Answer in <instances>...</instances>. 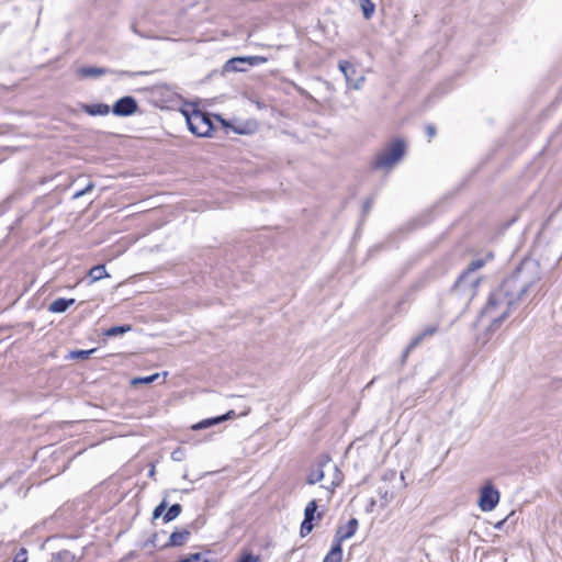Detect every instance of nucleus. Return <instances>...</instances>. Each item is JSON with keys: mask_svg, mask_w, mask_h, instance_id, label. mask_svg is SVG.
I'll list each match as a JSON object with an SVG mask.
<instances>
[{"mask_svg": "<svg viewBox=\"0 0 562 562\" xmlns=\"http://www.w3.org/2000/svg\"><path fill=\"white\" fill-rule=\"evenodd\" d=\"M539 281L540 269L537 261L522 260L490 294L481 317L487 318L491 322L490 328L495 330L509 316L512 308L536 295Z\"/></svg>", "mask_w": 562, "mask_h": 562, "instance_id": "1", "label": "nucleus"}, {"mask_svg": "<svg viewBox=\"0 0 562 562\" xmlns=\"http://www.w3.org/2000/svg\"><path fill=\"white\" fill-rule=\"evenodd\" d=\"M485 262L486 259L483 258L472 260L456 280L451 293L463 295L467 300H471L475 295L476 288L480 283V277L476 272L484 267Z\"/></svg>", "mask_w": 562, "mask_h": 562, "instance_id": "2", "label": "nucleus"}, {"mask_svg": "<svg viewBox=\"0 0 562 562\" xmlns=\"http://www.w3.org/2000/svg\"><path fill=\"white\" fill-rule=\"evenodd\" d=\"M405 151V144L402 139H395L384 148L373 161L374 169H386L393 167L402 159Z\"/></svg>", "mask_w": 562, "mask_h": 562, "instance_id": "3", "label": "nucleus"}, {"mask_svg": "<svg viewBox=\"0 0 562 562\" xmlns=\"http://www.w3.org/2000/svg\"><path fill=\"white\" fill-rule=\"evenodd\" d=\"M189 131L199 137L211 136L214 125L210 115L200 110H193L190 114L184 112Z\"/></svg>", "mask_w": 562, "mask_h": 562, "instance_id": "4", "label": "nucleus"}, {"mask_svg": "<svg viewBox=\"0 0 562 562\" xmlns=\"http://www.w3.org/2000/svg\"><path fill=\"white\" fill-rule=\"evenodd\" d=\"M267 58L262 56H238L228 59L224 66V72H234V71H246L249 67L258 66L267 63Z\"/></svg>", "mask_w": 562, "mask_h": 562, "instance_id": "5", "label": "nucleus"}, {"mask_svg": "<svg viewBox=\"0 0 562 562\" xmlns=\"http://www.w3.org/2000/svg\"><path fill=\"white\" fill-rule=\"evenodd\" d=\"M338 68L342 72L346 83L349 88L355 90L361 89L366 78L362 75L357 76V69L351 63L347 60H340L338 63Z\"/></svg>", "mask_w": 562, "mask_h": 562, "instance_id": "6", "label": "nucleus"}, {"mask_svg": "<svg viewBox=\"0 0 562 562\" xmlns=\"http://www.w3.org/2000/svg\"><path fill=\"white\" fill-rule=\"evenodd\" d=\"M317 507H318L317 502L315 499H312L311 502L307 503V505L304 509V519L300 527V533L302 537H305L310 532H312V530L314 528V524H313L314 520L322 519L323 515L321 513L316 514Z\"/></svg>", "mask_w": 562, "mask_h": 562, "instance_id": "7", "label": "nucleus"}, {"mask_svg": "<svg viewBox=\"0 0 562 562\" xmlns=\"http://www.w3.org/2000/svg\"><path fill=\"white\" fill-rule=\"evenodd\" d=\"M138 109L135 98L125 95L120 98L112 106L111 111L116 116H130Z\"/></svg>", "mask_w": 562, "mask_h": 562, "instance_id": "8", "label": "nucleus"}, {"mask_svg": "<svg viewBox=\"0 0 562 562\" xmlns=\"http://www.w3.org/2000/svg\"><path fill=\"white\" fill-rule=\"evenodd\" d=\"M499 501V493L492 485H485L481 490L479 506L483 512L493 510Z\"/></svg>", "mask_w": 562, "mask_h": 562, "instance_id": "9", "label": "nucleus"}, {"mask_svg": "<svg viewBox=\"0 0 562 562\" xmlns=\"http://www.w3.org/2000/svg\"><path fill=\"white\" fill-rule=\"evenodd\" d=\"M359 527V521L357 518H351L345 526H339L335 533V543H339L341 546L342 541L351 538L357 532Z\"/></svg>", "mask_w": 562, "mask_h": 562, "instance_id": "10", "label": "nucleus"}, {"mask_svg": "<svg viewBox=\"0 0 562 562\" xmlns=\"http://www.w3.org/2000/svg\"><path fill=\"white\" fill-rule=\"evenodd\" d=\"M113 72L114 70L103 67H80L77 71L81 78L100 77Z\"/></svg>", "mask_w": 562, "mask_h": 562, "instance_id": "11", "label": "nucleus"}, {"mask_svg": "<svg viewBox=\"0 0 562 562\" xmlns=\"http://www.w3.org/2000/svg\"><path fill=\"white\" fill-rule=\"evenodd\" d=\"M190 535L191 532L187 529L173 531L169 537V541L164 547H181L187 542Z\"/></svg>", "mask_w": 562, "mask_h": 562, "instance_id": "12", "label": "nucleus"}, {"mask_svg": "<svg viewBox=\"0 0 562 562\" xmlns=\"http://www.w3.org/2000/svg\"><path fill=\"white\" fill-rule=\"evenodd\" d=\"M75 302V299L58 297L49 305L48 311L52 313H64L72 306Z\"/></svg>", "mask_w": 562, "mask_h": 562, "instance_id": "13", "label": "nucleus"}, {"mask_svg": "<svg viewBox=\"0 0 562 562\" xmlns=\"http://www.w3.org/2000/svg\"><path fill=\"white\" fill-rule=\"evenodd\" d=\"M82 110L87 114H89L91 116H95V115H106V114H109L111 109L108 104L94 103V104H83Z\"/></svg>", "mask_w": 562, "mask_h": 562, "instance_id": "14", "label": "nucleus"}, {"mask_svg": "<svg viewBox=\"0 0 562 562\" xmlns=\"http://www.w3.org/2000/svg\"><path fill=\"white\" fill-rule=\"evenodd\" d=\"M342 560V548L339 543L333 542L331 549L324 558L323 562H341Z\"/></svg>", "mask_w": 562, "mask_h": 562, "instance_id": "15", "label": "nucleus"}, {"mask_svg": "<svg viewBox=\"0 0 562 562\" xmlns=\"http://www.w3.org/2000/svg\"><path fill=\"white\" fill-rule=\"evenodd\" d=\"M89 278L91 279V282H97L103 278L110 277L106 272L104 265H97L92 267L88 272Z\"/></svg>", "mask_w": 562, "mask_h": 562, "instance_id": "16", "label": "nucleus"}, {"mask_svg": "<svg viewBox=\"0 0 562 562\" xmlns=\"http://www.w3.org/2000/svg\"><path fill=\"white\" fill-rule=\"evenodd\" d=\"M182 512V506L180 504L171 505L167 512L164 514L162 519L165 522H170L175 520Z\"/></svg>", "mask_w": 562, "mask_h": 562, "instance_id": "17", "label": "nucleus"}, {"mask_svg": "<svg viewBox=\"0 0 562 562\" xmlns=\"http://www.w3.org/2000/svg\"><path fill=\"white\" fill-rule=\"evenodd\" d=\"M75 555L68 550H61L52 554L49 562H74Z\"/></svg>", "mask_w": 562, "mask_h": 562, "instance_id": "18", "label": "nucleus"}, {"mask_svg": "<svg viewBox=\"0 0 562 562\" xmlns=\"http://www.w3.org/2000/svg\"><path fill=\"white\" fill-rule=\"evenodd\" d=\"M359 4L364 19H371L375 11V4L371 0H359Z\"/></svg>", "mask_w": 562, "mask_h": 562, "instance_id": "19", "label": "nucleus"}, {"mask_svg": "<svg viewBox=\"0 0 562 562\" xmlns=\"http://www.w3.org/2000/svg\"><path fill=\"white\" fill-rule=\"evenodd\" d=\"M132 330L131 325H120V326H113L109 329H106L105 335L109 337H116L120 335H124Z\"/></svg>", "mask_w": 562, "mask_h": 562, "instance_id": "20", "label": "nucleus"}, {"mask_svg": "<svg viewBox=\"0 0 562 562\" xmlns=\"http://www.w3.org/2000/svg\"><path fill=\"white\" fill-rule=\"evenodd\" d=\"M378 494L380 495L381 499V507H385L389 505V503L393 499L394 493L393 491H390L389 488H385L383 486H380L378 488Z\"/></svg>", "mask_w": 562, "mask_h": 562, "instance_id": "21", "label": "nucleus"}, {"mask_svg": "<svg viewBox=\"0 0 562 562\" xmlns=\"http://www.w3.org/2000/svg\"><path fill=\"white\" fill-rule=\"evenodd\" d=\"M424 339H425V337L423 336L422 333L419 335H417L415 338H413L412 341L408 344V346L406 347V349L403 352V360H405L407 358V356L409 355V352L413 349H415L417 346H419Z\"/></svg>", "mask_w": 562, "mask_h": 562, "instance_id": "22", "label": "nucleus"}, {"mask_svg": "<svg viewBox=\"0 0 562 562\" xmlns=\"http://www.w3.org/2000/svg\"><path fill=\"white\" fill-rule=\"evenodd\" d=\"M95 351H97L95 348L89 349V350H74V351L69 352L68 358L69 359H81V360H85V359H88L90 357V355H92Z\"/></svg>", "mask_w": 562, "mask_h": 562, "instance_id": "23", "label": "nucleus"}, {"mask_svg": "<svg viewBox=\"0 0 562 562\" xmlns=\"http://www.w3.org/2000/svg\"><path fill=\"white\" fill-rule=\"evenodd\" d=\"M160 376V373H154L151 375L142 376V378H134L131 381L132 385H138V384H150L155 382Z\"/></svg>", "mask_w": 562, "mask_h": 562, "instance_id": "24", "label": "nucleus"}, {"mask_svg": "<svg viewBox=\"0 0 562 562\" xmlns=\"http://www.w3.org/2000/svg\"><path fill=\"white\" fill-rule=\"evenodd\" d=\"M324 477V471L322 470V465L317 468L316 470H312L311 473L307 476L306 482L308 484H315L319 481H322Z\"/></svg>", "mask_w": 562, "mask_h": 562, "instance_id": "25", "label": "nucleus"}, {"mask_svg": "<svg viewBox=\"0 0 562 562\" xmlns=\"http://www.w3.org/2000/svg\"><path fill=\"white\" fill-rule=\"evenodd\" d=\"M220 423H222V420H220L218 416H217V417L203 419L200 423H198L196 425H194L192 428L193 429H204V428H209L211 426L217 425Z\"/></svg>", "mask_w": 562, "mask_h": 562, "instance_id": "26", "label": "nucleus"}, {"mask_svg": "<svg viewBox=\"0 0 562 562\" xmlns=\"http://www.w3.org/2000/svg\"><path fill=\"white\" fill-rule=\"evenodd\" d=\"M178 562H210L209 559H203L202 553H191L180 559Z\"/></svg>", "mask_w": 562, "mask_h": 562, "instance_id": "27", "label": "nucleus"}, {"mask_svg": "<svg viewBox=\"0 0 562 562\" xmlns=\"http://www.w3.org/2000/svg\"><path fill=\"white\" fill-rule=\"evenodd\" d=\"M237 562H260V558L250 552H246L240 555Z\"/></svg>", "mask_w": 562, "mask_h": 562, "instance_id": "28", "label": "nucleus"}, {"mask_svg": "<svg viewBox=\"0 0 562 562\" xmlns=\"http://www.w3.org/2000/svg\"><path fill=\"white\" fill-rule=\"evenodd\" d=\"M167 508V503L166 501H162L159 505H157L153 512V518L156 519V518H159L164 512L166 510Z\"/></svg>", "mask_w": 562, "mask_h": 562, "instance_id": "29", "label": "nucleus"}, {"mask_svg": "<svg viewBox=\"0 0 562 562\" xmlns=\"http://www.w3.org/2000/svg\"><path fill=\"white\" fill-rule=\"evenodd\" d=\"M27 561V551L24 548H21L19 552L15 554L13 562H26Z\"/></svg>", "mask_w": 562, "mask_h": 562, "instance_id": "30", "label": "nucleus"}, {"mask_svg": "<svg viewBox=\"0 0 562 562\" xmlns=\"http://www.w3.org/2000/svg\"><path fill=\"white\" fill-rule=\"evenodd\" d=\"M437 331H438V326H437V325H429V326H427V327L422 331V334H423V336H424L425 338H427V337H431V336H434Z\"/></svg>", "mask_w": 562, "mask_h": 562, "instance_id": "31", "label": "nucleus"}, {"mask_svg": "<svg viewBox=\"0 0 562 562\" xmlns=\"http://www.w3.org/2000/svg\"><path fill=\"white\" fill-rule=\"evenodd\" d=\"M184 457H186V453H184V451H183L182 449H180V448L176 449V450H175V451H172V453H171V458H172V460L178 461V462L182 461V460L184 459Z\"/></svg>", "mask_w": 562, "mask_h": 562, "instance_id": "32", "label": "nucleus"}, {"mask_svg": "<svg viewBox=\"0 0 562 562\" xmlns=\"http://www.w3.org/2000/svg\"><path fill=\"white\" fill-rule=\"evenodd\" d=\"M94 184L90 182L85 189L79 190L74 193V199H79L83 196L87 192L91 191L93 189Z\"/></svg>", "mask_w": 562, "mask_h": 562, "instance_id": "33", "label": "nucleus"}, {"mask_svg": "<svg viewBox=\"0 0 562 562\" xmlns=\"http://www.w3.org/2000/svg\"><path fill=\"white\" fill-rule=\"evenodd\" d=\"M425 132H426V135L428 137V140L430 142L431 138H434L436 136V127L432 125V124H428L426 125L425 127Z\"/></svg>", "mask_w": 562, "mask_h": 562, "instance_id": "34", "label": "nucleus"}, {"mask_svg": "<svg viewBox=\"0 0 562 562\" xmlns=\"http://www.w3.org/2000/svg\"><path fill=\"white\" fill-rule=\"evenodd\" d=\"M424 285H425V282H424L423 280L417 281L416 283H414V284L411 286V289H409L408 293L417 292V291H418V290H420Z\"/></svg>", "mask_w": 562, "mask_h": 562, "instance_id": "35", "label": "nucleus"}, {"mask_svg": "<svg viewBox=\"0 0 562 562\" xmlns=\"http://www.w3.org/2000/svg\"><path fill=\"white\" fill-rule=\"evenodd\" d=\"M117 74L122 75V76H142V75H147V71L131 72V71H126V70H121V71H117Z\"/></svg>", "mask_w": 562, "mask_h": 562, "instance_id": "36", "label": "nucleus"}, {"mask_svg": "<svg viewBox=\"0 0 562 562\" xmlns=\"http://www.w3.org/2000/svg\"><path fill=\"white\" fill-rule=\"evenodd\" d=\"M233 416H235V411L231 409L226 414L218 416V419L222 422H225V420L232 418Z\"/></svg>", "mask_w": 562, "mask_h": 562, "instance_id": "37", "label": "nucleus"}, {"mask_svg": "<svg viewBox=\"0 0 562 562\" xmlns=\"http://www.w3.org/2000/svg\"><path fill=\"white\" fill-rule=\"evenodd\" d=\"M372 204H373V200L372 199L366 200L364 203H363V212L368 213L370 211V209L372 207Z\"/></svg>", "mask_w": 562, "mask_h": 562, "instance_id": "38", "label": "nucleus"}, {"mask_svg": "<svg viewBox=\"0 0 562 562\" xmlns=\"http://www.w3.org/2000/svg\"><path fill=\"white\" fill-rule=\"evenodd\" d=\"M396 475V472L395 471H386L384 474H383V480L386 481V480H391L393 477H395Z\"/></svg>", "mask_w": 562, "mask_h": 562, "instance_id": "39", "label": "nucleus"}, {"mask_svg": "<svg viewBox=\"0 0 562 562\" xmlns=\"http://www.w3.org/2000/svg\"><path fill=\"white\" fill-rule=\"evenodd\" d=\"M334 468H335V471H336L337 480H336V481H333V482H331V485H333V486H337V485L339 484V482H340V475H341V473L338 471V469H337V467H336V465H335Z\"/></svg>", "mask_w": 562, "mask_h": 562, "instance_id": "40", "label": "nucleus"}, {"mask_svg": "<svg viewBox=\"0 0 562 562\" xmlns=\"http://www.w3.org/2000/svg\"><path fill=\"white\" fill-rule=\"evenodd\" d=\"M8 205L5 202L0 203V216L7 211Z\"/></svg>", "mask_w": 562, "mask_h": 562, "instance_id": "41", "label": "nucleus"}, {"mask_svg": "<svg viewBox=\"0 0 562 562\" xmlns=\"http://www.w3.org/2000/svg\"><path fill=\"white\" fill-rule=\"evenodd\" d=\"M156 538H157V535L155 533V535L153 536V539L150 540V541H151V543H153L154 546H156Z\"/></svg>", "mask_w": 562, "mask_h": 562, "instance_id": "42", "label": "nucleus"}, {"mask_svg": "<svg viewBox=\"0 0 562 562\" xmlns=\"http://www.w3.org/2000/svg\"><path fill=\"white\" fill-rule=\"evenodd\" d=\"M503 524H504V520L499 521L495 527L501 528Z\"/></svg>", "mask_w": 562, "mask_h": 562, "instance_id": "43", "label": "nucleus"}, {"mask_svg": "<svg viewBox=\"0 0 562 562\" xmlns=\"http://www.w3.org/2000/svg\"><path fill=\"white\" fill-rule=\"evenodd\" d=\"M375 505V501L374 499H371L370 502V507H373Z\"/></svg>", "mask_w": 562, "mask_h": 562, "instance_id": "44", "label": "nucleus"}, {"mask_svg": "<svg viewBox=\"0 0 562 562\" xmlns=\"http://www.w3.org/2000/svg\"><path fill=\"white\" fill-rule=\"evenodd\" d=\"M154 473H155V469L153 468V469L149 471V475L151 476V475H154Z\"/></svg>", "mask_w": 562, "mask_h": 562, "instance_id": "45", "label": "nucleus"}, {"mask_svg": "<svg viewBox=\"0 0 562 562\" xmlns=\"http://www.w3.org/2000/svg\"><path fill=\"white\" fill-rule=\"evenodd\" d=\"M132 30H133L134 33H138L134 25H132Z\"/></svg>", "mask_w": 562, "mask_h": 562, "instance_id": "46", "label": "nucleus"}, {"mask_svg": "<svg viewBox=\"0 0 562 562\" xmlns=\"http://www.w3.org/2000/svg\"><path fill=\"white\" fill-rule=\"evenodd\" d=\"M492 257H493V256H492V254H488V255L486 256V259H490V258H492Z\"/></svg>", "mask_w": 562, "mask_h": 562, "instance_id": "47", "label": "nucleus"}, {"mask_svg": "<svg viewBox=\"0 0 562 562\" xmlns=\"http://www.w3.org/2000/svg\"><path fill=\"white\" fill-rule=\"evenodd\" d=\"M401 481H404V474L401 473Z\"/></svg>", "mask_w": 562, "mask_h": 562, "instance_id": "48", "label": "nucleus"}]
</instances>
